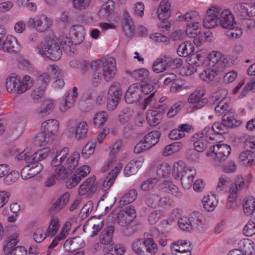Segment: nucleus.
<instances>
[{
	"mask_svg": "<svg viewBox=\"0 0 255 255\" xmlns=\"http://www.w3.org/2000/svg\"><path fill=\"white\" fill-rule=\"evenodd\" d=\"M90 69L93 72L92 85L97 87L102 78L107 82L113 79L117 71L116 59L109 57L93 61L91 62Z\"/></svg>",
	"mask_w": 255,
	"mask_h": 255,
	"instance_id": "1",
	"label": "nucleus"
},
{
	"mask_svg": "<svg viewBox=\"0 0 255 255\" xmlns=\"http://www.w3.org/2000/svg\"><path fill=\"white\" fill-rule=\"evenodd\" d=\"M37 52L52 61H56L62 56V50L54 39H47L41 42L36 48Z\"/></svg>",
	"mask_w": 255,
	"mask_h": 255,
	"instance_id": "2",
	"label": "nucleus"
},
{
	"mask_svg": "<svg viewBox=\"0 0 255 255\" xmlns=\"http://www.w3.org/2000/svg\"><path fill=\"white\" fill-rule=\"evenodd\" d=\"M131 248L136 255H155L158 252L157 245L151 238L135 240Z\"/></svg>",
	"mask_w": 255,
	"mask_h": 255,
	"instance_id": "3",
	"label": "nucleus"
},
{
	"mask_svg": "<svg viewBox=\"0 0 255 255\" xmlns=\"http://www.w3.org/2000/svg\"><path fill=\"white\" fill-rule=\"evenodd\" d=\"M223 55L220 51H213L209 54V67L200 74V78L203 81L207 83L212 82V76L214 75L217 67L218 66V63H220Z\"/></svg>",
	"mask_w": 255,
	"mask_h": 255,
	"instance_id": "4",
	"label": "nucleus"
},
{
	"mask_svg": "<svg viewBox=\"0 0 255 255\" xmlns=\"http://www.w3.org/2000/svg\"><path fill=\"white\" fill-rule=\"evenodd\" d=\"M204 217L199 212H193L190 214L188 218L183 217L179 219L178 224L183 231H190L193 229L202 228Z\"/></svg>",
	"mask_w": 255,
	"mask_h": 255,
	"instance_id": "5",
	"label": "nucleus"
},
{
	"mask_svg": "<svg viewBox=\"0 0 255 255\" xmlns=\"http://www.w3.org/2000/svg\"><path fill=\"white\" fill-rule=\"evenodd\" d=\"M161 134L159 130H153L148 133L144 136L143 139L135 146L134 152L138 154L150 149L158 142Z\"/></svg>",
	"mask_w": 255,
	"mask_h": 255,
	"instance_id": "6",
	"label": "nucleus"
},
{
	"mask_svg": "<svg viewBox=\"0 0 255 255\" xmlns=\"http://www.w3.org/2000/svg\"><path fill=\"white\" fill-rule=\"evenodd\" d=\"M231 147L225 143L213 145L206 152L207 156L212 157L215 161L221 162L226 160L231 153Z\"/></svg>",
	"mask_w": 255,
	"mask_h": 255,
	"instance_id": "7",
	"label": "nucleus"
},
{
	"mask_svg": "<svg viewBox=\"0 0 255 255\" xmlns=\"http://www.w3.org/2000/svg\"><path fill=\"white\" fill-rule=\"evenodd\" d=\"M50 81L49 74L43 73L38 76L37 79V86L31 92V97L35 103H39L44 99V92L46 87Z\"/></svg>",
	"mask_w": 255,
	"mask_h": 255,
	"instance_id": "8",
	"label": "nucleus"
},
{
	"mask_svg": "<svg viewBox=\"0 0 255 255\" xmlns=\"http://www.w3.org/2000/svg\"><path fill=\"white\" fill-rule=\"evenodd\" d=\"M122 96V91L119 83H114L110 87L107 98V108L109 111L116 109Z\"/></svg>",
	"mask_w": 255,
	"mask_h": 255,
	"instance_id": "9",
	"label": "nucleus"
},
{
	"mask_svg": "<svg viewBox=\"0 0 255 255\" xmlns=\"http://www.w3.org/2000/svg\"><path fill=\"white\" fill-rule=\"evenodd\" d=\"M142 94L140 84H133L129 87L126 91L125 100L128 104H130L138 102L139 105L142 99Z\"/></svg>",
	"mask_w": 255,
	"mask_h": 255,
	"instance_id": "10",
	"label": "nucleus"
},
{
	"mask_svg": "<svg viewBox=\"0 0 255 255\" xmlns=\"http://www.w3.org/2000/svg\"><path fill=\"white\" fill-rule=\"evenodd\" d=\"M172 173L175 178L178 179L180 176L194 177L196 174V171L194 167H186L183 161H179L173 164Z\"/></svg>",
	"mask_w": 255,
	"mask_h": 255,
	"instance_id": "11",
	"label": "nucleus"
},
{
	"mask_svg": "<svg viewBox=\"0 0 255 255\" xmlns=\"http://www.w3.org/2000/svg\"><path fill=\"white\" fill-rule=\"evenodd\" d=\"M186 34L189 38H194V43L197 46L205 42L207 36L205 33H201L198 24H189L186 30Z\"/></svg>",
	"mask_w": 255,
	"mask_h": 255,
	"instance_id": "12",
	"label": "nucleus"
},
{
	"mask_svg": "<svg viewBox=\"0 0 255 255\" xmlns=\"http://www.w3.org/2000/svg\"><path fill=\"white\" fill-rule=\"evenodd\" d=\"M28 23L33 25L37 31L43 32L49 28L52 24V21L45 14L37 15L35 19L30 18Z\"/></svg>",
	"mask_w": 255,
	"mask_h": 255,
	"instance_id": "13",
	"label": "nucleus"
},
{
	"mask_svg": "<svg viewBox=\"0 0 255 255\" xmlns=\"http://www.w3.org/2000/svg\"><path fill=\"white\" fill-rule=\"evenodd\" d=\"M218 14L219 15L218 25L224 28H233L234 25H237L235 21L234 16L228 9L220 10Z\"/></svg>",
	"mask_w": 255,
	"mask_h": 255,
	"instance_id": "14",
	"label": "nucleus"
},
{
	"mask_svg": "<svg viewBox=\"0 0 255 255\" xmlns=\"http://www.w3.org/2000/svg\"><path fill=\"white\" fill-rule=\"evenodd\" d=\"M220 7L212 6L208 9L205 17L203 20V25L207 28H212L218 25V13Z\"/></svg>",
	"mask_w": 255,
	"mask_h": 255,
	"instance_id": "15",
	"label": "nucleus"
},
{
	"mask_svg": "<svg viewBox=\"0 0 255 255\" xmlns=\"http://www.w3.org/2000/svg\"><path fill=\"white\" fill-rule=\"evenodd\" d=\"M204 93L200 90H195L188 97V101L194 104L192 107V111L200 109L205 106L208 103L207 98H203Z\"/></svg>",
	"mask_w": 255,
	"mask_h": 255,
	"instance_id": "16",
	"label": "nucleus"
},
{
	"mask_svg": "<svg viewBox=\"0 0 255 255\" xmlns=\"http://www.w3.org/2000/svg\"><path fill=\"white\" fill-rule=\"evenodd\" d=\"M98 184L95 181V176L87 178L80 185L78 193L81 196L88 194L89 195L94 194L97 191Z\"/></svg>",
	"mask_w": 255,
	"mask_h": 255,
	"instance_id": "17",
	"label": "nucleus"
},
{
	"mask_svg": "<svg viewBox=\"0 0 255 255\" xmlns=\"http://www.w3.org/2000/svg\"><path fill=\"white\" fill-rule=\"evenodd\" d=\"M115 3L113 0H108L104 3L97 13L101 19L110 21L114 12Z\"/></svg>",
	"mask_w": 255,
	"mask_h": 255,
	"instance_id": "18",
	"label": "nucleus"
},
{
	"mask_svg": "<svg viewBox=\"0 0 255 255\" xmlns=\"http://www.w3.org/2000/svg\"><path fill=\"white\" fill-rule=\"evenodd\" d=\"M104 226V220L100 218L93 217L88 220L83 226V230L86 232L92 229L91 236L94 237L97 235L98 232L102 229Z\"/></svg>",
	"mask_w": 255,
	"mask_h": 255,
	"instance_id": "19",
	"label": "nucleus"
},
{
	"mask_svg": "<svg viewBox=\"0 0 255 255\" xmlns=\"http://www.w3.org/2000/svg\"><path fill=\"white\" fill-rule=\"evenodd\" d=\"M238 182V181H235L230 186L227 204V208L228 209H236L238 207L237 200L239 197V189L238 186L239 185V184Z\"/></svg>",
	"mask_w": 255,
	"mask_h": 255,
	"instance_id": "20",
	"label": "nucleus"
},
{
	"mask_svg": "<svg viewBox=\"0 0 255 255\" xmlns=\"http://www.w3.org/2000/svg\"><path fill=\"white\" fill-rule=\"evenodd\" d=\"M70 35L75 45L80 44L85 39V29L81 25H74L70 28Z\"/></svg>",
	"mask_w": 255,
	"mask_h": 255,
	"instance_id": "21",
	"label": "nucleus"
},
{
	"mask_svg": "<svg viewBox=\"0 0 255 255\" xmlns=\"http://www.w3.org/2000/svg\"><path fill=\"white\" fill-rule=\"evenodd\" d=\"M19 44L16 38L13 36L8 35L4 41L3 40L0 43V49L4 52H16L19 50Z\"/></svg>",
	"mask_w": 255,
	"mask_h": 255,
	"instance_id": "22",
	"label": "nucleus"
},
{
	"mask_svg": "<svg viewBox=\"0 0 255 255\" xmlns=\"http://www.w3.org/2000/svg\"><path fill=\"white\" fill-rule=\"evenodd\" d=\"M84 245L83 240L81 237L76 236L67 239L64 244V247L68 252H73L82 248Z\"/></svg>",
	"mask_w": 255,
	"mask_h": 255,
	"instance_id": "23",
	"label": "nucleus"
},
{
	"mask_svg": "<svg viewBox=\"0 0 255 255\" xmlns=\"http://www.w3.org/2000/svg\"><path fill=\"white\" fill-rule=\"evenodd\" d=\"M231 59L228 57L223 56V58L220 63H218V66L217 67L215 71L214 72V75L212 76V82L214 80L217 82L220 81L223 76V72L224 68L230 65Z\"/></svg>",
	"mask_w": 255,
	"mask_h": 255,
	"instance_id": "24",
	"label": "nucleus"
},
{
	"mask_svg": "<svg viewBox=\"0 0 255 255\" xmlns=\"http://www.w3.org/2000/svg\"><path fill=\"white\" fill-rule=\"evenodd\" d=\"M34 83V80L29 76L26 75L23 77L22 81L19 79V82L15 84V90L14 92H16L18 94H22L32 87Z\"/></svg>",
	"mask_w": 255,
	"mask_h": 255,
	"instance_id": "25",
	"label": "nucleus"
},
{
	"mask_svg": "<svg viewBox=\"0 0 255 255\" xmlns=\"http://www.w3.org/2000/svg\"><path fill=\"white\" fill-rule=\"evenodd\" d=\"M237 119L238 115L232 109L226 112L222 117L223 122H224L228 128L238 127L239 125Z\"/></svg>",
	"mask_w": 255,
	"mask_h": 255,
	"instance_id": "26",
	"label": "nucleus"
},
{
	"mask_svg": "<svg viewBox=\"0 0 255 255\" xmlns=\"http://www.w3.org/2000/svg\"><path fill=\"white\" fill-rule=\"evenodd\" d=\"M170 3L168 0H162L157 9V14L160 20L167 19L171 14Z\"/></svg>",
	"mask_w": 255,
	"mask_h": 255,
	"instance_id": "27",
	"label": "nucleus"
},
{
	"mask_svg": "<svg viewBox=\"0 0 255 255\" xmlns=\"http://www.w3.org/2000/svg\"><path fill=\"white\" fill-rule=\"evenodd\" d=\"M58 122L56 120L50 119L42 123L41 130L51 136L58 131Z\"/></svg>",
	"mask_w": 255,
	"mask_h": 255,
	"instance_id": "28",
	"label": "nucleus"
},
{
	"mask_svg": "<svg viewBox=\"0 0 255 255\" xmlns=\"http://www.w3.org/2000/svg\"><path fill=\"white\" fill-rule=\"evenodd\" d=\"M171 250L172 253H185V252H191L192 248L191 243L186 240L178 241L176 243H173L171 246Z\"/></svg>",
	"mask_w": 255,
	"mask_h": 255,
	"instance_id": "29",
	"label": "nucleus"
},
{
	"mask_svg": "<svg viewBox=\"0 0 255 255\" xmlns=\"http://www.w3.org/2000/svg\"><path fill=\"white\" fill-rule=\"evenodd\" d=\"M80 157V155L79 152L75 151L67 158L65 163V166L67 168L68 171H69L71 174L78 166Z\"/></svg>",
	"mask_w": 255,
	"mask_h": 255,
	"instance_id": "30",
	"label": "nucleus"
},
{
	"mask_svg": "<svg viewBox=\"0 0 255 255\" xmlns=\"http://www.w3.org/2000/svg\"><path fill=\"white\" fill-rule=\"evenodd\" d=\"M122 29L127 37H131L133 35L134 32L133 23L128 13H125Z\"/></svg>",
	"mask_w": 255,
	"mask_h": 255,
	"instance_id": "31",
	"label": "nucleus"
},
{
	"mask_svg": "<svg viewBox=\"0 0 255 255\" xmlns=\"http://www.w3.org/2000/svg\"><path fill=\"white\" fill-rule=\"evenodd\" d=\"M121 169V167L116 166L108 174L103 184L102 189L104 191L108 190L111 187Z\"/></svg>",
	"mask_w": 255,
	"mask_h": 255,
	"instance_id": "32",
	"label": "nucleus"
},
{
	"mask_svg": "<svg viewBox=\"0 0 255 255\" xmlns=\"http://www.w3.org/2000/svg\"><path fill=\"white\" fill-rule=\"evenodd\" d=\"M69 153V149L68 147H64L60 152L56 151L54 153L53 159L51 161V165L53 167H58L62 165L61 163H63L65 159Z\"/></svg>",
	"mask_w": 255,
	"mask_h": 255,
	"instance_id": "33",
	"label": "nucleus"
},
{
	"mask_svg": "<svg viewBox=\"0 0 255 255\" xmlns=\"http://www.w3.org/2000/svg\"><path fill=\"white\" fill-rule=\"evenodd\" d=\"M114 232V227L110 226L103 230L100 235V241L104 246H108L113 242L112 235Z\"/></svg>",
	"mask_w": 255,
	"mask_h": 255,
	"instance_id": "34",
	"label": "nucleus"
},
{
	"mask_svg": "<svg viewBox=\"0 0 255 255\" xmlns=\"http://www.w3.org/2000/svg\"><path fill=\"white\" fill-rule=\"evenodd\" d=\"M211 129L214 132L212 136H209V138L211 140L216 139L215 135H220L222 136L223 134L228 132V128L227 125L224 124V122H216L212 126Z\"/></svg>",
	"mask_w": 255,
	"mask_h": 255,
	"instance_id": "35",
	"label": "nucleus"
},
{
	"mask_svg": "<svg viewBox=\"0 0 255 255\" xmlns=\"http://www.w3.org/2000/svg\"><path fill=\"white\" fill-rule=\"evenodd\" d=\"M255 154L250 150H245L240 154V162L246 167H250L255 164Z\"/></svg>",
	"mask_w": 255,
	"mask_h": 255,
	"instance_id": "36",
	"label": "nucleus"
},
{
	"mask_svg": "<svg viewBox=\"0 0 255 255\" xmlns=\"http://www.w3.org/2000/svg\"><path fill=\"white\" fill-rule=\"evenodd\" d=\"M253 243L248 239L240 240V255H255Z\"/></svg>",
	"mask_w": 255,
	"mask_h": 255,
	"instance_id": "37",
	"label": "nucleus"
},
{
	"mask_svg": "<svg viewBox=\"0 0 255 255\" xmlns=\"http://www.w3.org/2000/svg\"><path fill=\"white\" fill-rule=\"evenodd\" d=\"M70 194L66 192L64 193L50 207L51 212H57L61 210L68 203Z\"/></svg>",
	"mask_w": 255,
	"mask_h": 255,
	"instance_id": "38",
	"label": "nucleus"
},
{
	"mask_svg": "<svg viewBox=\"0 0 255 255\" xmlns=\"http://www.w3.org/2000/svg\"><path fill=\"white\" fill-rule=\"evenodd\" d=\"M87 124L85 122L79 123L74 129V136L76 139H84L87 138L88 133Z\"/></svg>",
	"mask_w": 255,
	"mask_h": 255,
	"instance_id": "39",
	"label": "nucleus"
},
{
	"mask_svg": "<svg viewBox=\"0 0 255 255\" xmlns=\"http://www.w3.org/2000/svg\"><path fill=\"white\" fill-rule=\"evenodd\" d=\"M240 16H255V5L254 3L240 1Z\"/></svg>",
	"mask_w": 255,
	"mask_h": 255,
	"instance_id": "40",
	"label": "nucleus"
},
{
	"mask_svg": "<svg viewBox=\"0 0 255 255\" xmlns=\"http://www.w3.org/2000/svg\"><path fill=\"white\" fill-rule=\"evenodd\" d=\"M137 193L136 190L132 189L126 193L121 199L119 206L122 208L125 205L133 202L137 197Z\"/></svg>",
	"mask_w": 255,
	"mask_h": 255,
	"instance_id": "41",
	"label": "nucleus"
},
{
	"mask_svg": "<svg viewBox=\"0 0 255 255\" xmlns=\"http://www.w3.org/2000/svg\"><path fill=\"white\" fill-rule=\"evenodd\" d=\"M130 76L135 80L141 81V83L150 78L148 70L145 68L135 70L130 73Z\"/></svg>",
	"mask_w": 255,
	"mask_h": 255,
	"instance_id": "42",
	"label": "nucleus"
},
{
	"mask_svg": "<svg viewBox=\"0 0 255 255\" xmlns=\"http://www.w3.org/2000/svg\"><path fill=\"white\" fill-rule=\"evenodd\" d=\"M255 206V199L252 196L244 198L243 202V210L245 214L250 215L253 214Z\"/></svg>",
	"mask_w": 255,
	"mask_h": 255,
	"instance_id": "43",
	"label": "nucleus"
},
{
	"mask_svg": "<svg viewBox=\"0 0 255 255\" xmlns=\"http://www.w3.org/2000/svg\"><path fill=\"white\" fill-rule=\"evenodd\" d=\"M194 51V46L191 43L183 42L177 50V53L180 56L186 57L191 54Z\"/></svg>",
	"mask_w": 255,
	"mask_h": 255,
	"instance_id": "44",
	"label": "nucleus"
},
{
	"mask_svg": "<svg viewBox=\"0 0 255 255\" xmlns=\"http://www.w3.org/2000/svg\"><path fill=\"white\" fill-rule=\"evenodd\" d=\"M77 97L71 95L68 92L64 99V102H62L59 106V109L62 112H65L69 108L73 107L76 101Z\"/></svg>",
	"mask_w": 255,
	"mask_h": 255,
	"instance_id": "45",
	"label": "nucleus"
},
{
	"mask_svg": "<svg viewBox=\"0 0 255 255\" xmlns=\"http://www.w3.org/2000/svg\"><path fill=\"white\" fill-rule=\"evenodd\" d=\"M162 119V114L157 111H150L147 113L146 119L151 126H155L159 124Z\"/></svg>",
	"mask_w": 255,
	"mask_h": 255,
	"instance_id": "46",
	"label": "nucleus"
},
{
	"mask_svg": "<svg viewBox=\"0 0 255 255\" xmlns=\"http://www.w3.org/2000/svg\"><path fill=\"white\" fill-rule=\"evenodd\" d=\"M18 236L16 234L9 236L6 241V244L3 247V252L5 255H8L10 251L14 248V246L19 242L17 239Z\"/></svg>",
	"mask_w": 255,
	"mask_h": 255,
	"instance_id": "47",
	"label": "nucleus"
},
{
	"mask_svg": "<svg viewBox=\"0 0 255 255\" xmlns=\"http://www.w3.org/2000/svg\"><path fill=\"white\" fill-rule=\"evenodd\" d=\"M180 20L191 22V24H198L201 20V18L199 15V13L196 11H191L187 12L183 17H180Z\"/></svg>",
	"mask_w": 255,
	"mask_h": 255,
	"instance_id": "48",
	"label": "nucleus"
},
{
	"mask_svg": "<svg viewBox=\"0 0 255 255\" xmlns=\"http://www.w3.org/2000/svg\"><path fill=\"white\" fill-rule=\"evenodd\" d=\"M50 153L54 154V149H50L49 147L44 148L33 154V159L32 160L34 162L41 161L45 159Z\"/></svg>",
	"mask_w": 255,
	"mask_h": 255,
	"instance_id": "49",
	"label": "nucleus"
},
{
	"mask_svg": "<svg viewBox=\"0 0 255 255\" xmlns=\"http://www.w3.org/2000/svg\"><path fill=\"white\" fill-rule=\"evenodd\" d=\"M59 228L58 218L57 217L52 216L50 224L47 229L45 233L46 236H53L57 232Z\"/></svg>",
	"mask_w": 255,
	"mask_h": 255,
	"instance_id": "50",
	"label": "nucleus"
},
{
	"mask_svg": "<svg viewBox=\"0 0 255 255\" xmlns=\"http://www.w3.org/2000/svg\"><path fill=\"white\" fill-rule=\"evenodd\" d=\"M213 196L210 197L209 196H205L202 199V204L204 208L208 212L213 211L217 206L218 201L214 199Z\"/></svg>",
	"mask_w": 255,
	"mask_h": 255,
	"instance_id": "51",
	"label": "nucleus"
},
{
	"mask_svg": "<svg viewBox=\"0 0 255 255\" xmlns=\"http://www.w3.org/2000/svg\"><path fill=\"white\" fill-rule=\"evenodd\" d=\"M156 85V80L155 79L152 80L151 77L148 79V80L143 81V82L140 84L142 94H148L153 90Z\"/></svg>",
	"mask_w": 255,
	"mask_h": 255,
	"instance_id": "52",
	"label": "nucleus"
},
{
	"mask_svg": "<svg viewBox=\"0 0 255 255\" xmlns=\"http://www.w3.org/2000/svg\"><path fill=\"white\" fill-rule=\"evenodd\" d=\"M54 109V105L53 101L51 100H47L38 110V113L41 117H44L50 114Z\"/></svg>",
	"mask_w": 255,
	"mask_h": 255,
	"instance_id": "53",
	"label": "nucleus"
},
{
	"mask_svg": "<svg viewBox=\"0 0 255 255\" xmlns=\"http://www.w3.org/2000/svg\"><path fill=\"white\" fill-rule=\"evenodd\" d=\"M159 195L150 193L145 197V203L149 207L156 208L158 205Z\"/></svg>",
	"mask_w": 255,
	"mask_h": 255,
	"instance_id": "54",
	"label": "nucleus"
},
{
	"mask_svg": "<svg viewBox=\"0 0 255 255\" xmlns=\"http://www.w3.org/2000/svg\"><path fill=\"white\" fill-rule=\"evenodd\" d=\"M70 174L65 166L60 165L55 169L54 176L57 180H62L67 178Z\"/></svg>",
	"mask_w": 255,
	"mask_h": 255,
	"instance_id": "55",
	"label": "nucleus"
},
{
	"mask_svg": "<svg viewBox=\"0 0 255 255\" xmlns=\"http://www.w3.org/2000/svg\"><path fill=\"white\" fill-rule=\"evenodd\" d=\"M50 136L45 132V131L41 130V132L35 137L34 140L35 145L39 146L45 145L48 142Z\"/></svg>",
	"mask_w": 255,
	"mask_h": 255,
	"instance_id": "56",
	"label": "nucleus"
},
{
	"mask_svg": "<svg viewBox=\"0 0 255 255\" xmlns=\"http://www.w3.org/2000/svg\"><path fill=\"white\" fill-rule=\"evenodd\" d=\"M166 68L167 67L165 57L158 58L152 65L153 71L156 73L162 72L166 70Z\"/></svg>",
	"mask_w": 255,
	"mask_h": 255,
	"instance_id": "57",
	"label": "nucleus"
},
{
	"mask_svg": "<svg viewBox=\"0 0 255 255\" xmlns=\"http://www.w3.org/2000/svg\"><path fill=\"white\" fill-rule=\"evenodd\" d=\"M137 161L131 160L125 167L124 173L126 176H129L135 174L138 171Z\"/></svg>",
	"mask_w": 255,
	"mask_h": 255,
	"instance_id": "58",
	"label": "nucleus"
},
{
	"mask_svg": "<svg viewBox=\"0 0 255 255\" xmlns=\"http://www.w3.org/2000/svg\"><path fill=\"white\" fill-rule=\"evenodd\" d=\"M19 82L18 76L13 74L7 79L6 81V89L8 92H13L15 90V84Z\"/></svg>",
	"mask_w": 255,
	"mask_h": 255,
	"instance_id": "59",
	"label": "nucleus"
},
{
	"mask_svg": "<svg viewBox=\"0 0 255 255\" xmlns=\"http://www.w3.org/2000/svg\"><path fill=\"white\" fill-rule=\"evenodd\" d=\"M117 216L118 223L121 226H127L132 221V220L129 218V215H128L124 212H122L121 211L117 214Z\"/></svg>",
	"mask_w": 255,
	"mask_h": 255,
	"instance_id": "60",
	"label": "nucleus"
},
{
	"mask_svg": "<svg viewBox=\"0 0 255 255\" xmlns=\"http://www.w3.org/2000/svg\"><path fill=\"white\" fill-rule=\"evenodd\" d=\"M107 118L108 115L105 112L97 113L93 119L94 124L95 125L100 127L106 122Z\"/></svg>",
	"mask_w": 255,
	"mask_h": 255,
	"instance_id": "61",
	"label": "nucleus"
},
{
	"mask_svg": "<svg viewBox=\"0 0 255 255\" xmlns=\"http://www.w3.org/2000/svg\"><path fill=\"white\" fill-rule=\"evenodd\" d=\"M165 58L167 68L175 69L180 67L183 63V61L181 58L172 59L167 57H165Z\"/></svg>",
	"mask_w": 255,
	"mask_h": 255,
	"instance_id": "62",
	"label": "nucleus"
},
{
	"mask_svg": "<svg viewBox=\"0 0 255 255\" xmlns=\"http://www.w3.org/2000/svg\"><path fill=\"white\" fill-rule=\"evenodd\" d=\"M90 172V167L88 165H83L80 167L74 173V175L80 181L82 178L85 177L89 174Z\"/></svg>",
	"mask_w": 255,
	"mask_h": 255,
	"instance_id": "63",
	"label": "nucleus"
},
{
	"mask_svg": "<svg viewBox=\"0 0 255 255\" xmlns=\"http://www.w3.org/2000/svg\"><path fill=\"white\" fill-rule=\"evenodd\" d=\"M19 176V173L17 171L13 170L8 172L4 178V182L5 184L9 185L15 182Z\"/></svg>",
	"mask_w": 255,
	"mask_h": 255,
	"instance_id": "64",
	"label": "nucleus"
}]
</instances>
